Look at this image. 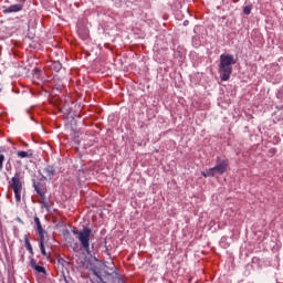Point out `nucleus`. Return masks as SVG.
Wrapping results in <instances>:
<instances>
[{
    "label": "nucleus",
    "instance_id": "bb28decb",
    "mask_svg": "<svg viewBox=\"0 0 283 283\" xmlns=\"http://www.w3.org/2000/svg\"><path fill=\"white\" fill-rule=\"evenodd\" d=\"M18 220H19V222H21L23 224V221L21 219H18Z\"/></svg>",
    "mask_w": 283,
    "mask_h": 283
},
{
    "label": "nucleus",
    "instance_id": "f3484780",
    "mask_svg": "<svg viewBox=\"0 0 283 283\" xmlns=\"http://www.w3.org/2000/svg\"><path fill=\"white\" fill-rule=\"evenodd\" d=\"M201 176H203V178H213L216 175H211V168L207 171H202Z\"/></svg>",
    "mask_w": 283,
    "mask_h": 283
},
{
    "label": "nucleus",
    "instance_id": "1a4fd4ad",
    "mask_svg": "<svg viewBox=\"0 0 283 283\" xmlns=\"http://www.w3.org/2000/svg\"><path fill=\"white\" fill-rule=\"evenodd\" d=\"M24 247L31 255H34V250L32 249V243H30V239H28V234L24 235Z\"/></svg>",
    "mask_w": 283,
    "mask_h": 283
},
{
    "label": "nucleus",
    "instance_id": "a211bd4d",
    "mask_svg": "<svg viewBox=\"0 0 283 283\" xmlns=\"http://www.w3.org/2000/svg\"><path fill=\"white\" fill-rule=\"evenodd\" d=\"M33 220H34V222H35V224H36L38 231L41 230V229H43V226H41V219H39V217H34Z\"/></svg>",
    "mask_w": 283,
    "mask_h": 283
},
{
    "label": "nucleus",
    "instance_id": "b1692460",
    "mask_svg": "<svg viewBox=\"0 0 283 283\" xmlns=\"http://www.w3.org/2000/svg\"><path fill=\"white\" fill-rule=\"evenodd\" d=\"M6 169H7V171H10V161L7 163Z\"/></svg>",
    "mask_w": 283,
    "mask_h": 283
},
{
    "label": "nucleus",
    "instance_id": "393cba45",
    "mask_svg": "<svg viewBox=\"0 0 283 283\" xmlns=\"http://www.w3.org/2000/svg\"><path fill=\"white\" fill-rule=\"evenodd\" d=\"M40 175H41L42 180H48V177H45V176L42 175L41 172H40Z\"/></svg>",
    "mask_w": 283,
    "mask_h": 283
},
{
    "label": "nucleus",
    "instance_id": "412c9836",
    "mask_svg": "<svg viewBox=\"0 0 283 283\" xmlns=\"http://www.w3.org/2000/svg\"><path fill=\"white\" fill-rule=\"evenodd\" d=\"M253 8L251 7V6H245L244 8H243V14H247V15H249V14H251V10H252Z\"/></svg>",
    "mask_w": 283,
    "mask_h": 283
},
{
    "label": "nucleus",
    "instance_id": "0eeeda50",
    "mask_svg": "<svg viewBox=\"0 0 283 283\" xmlns=\"http://www.w3.org/2000/svg\"><path fill=\"white\" fill-rule=\"evenodd\" d=\"M34 191L38 193V196H43L45 193V188L43 187V184L36 181V179H32Z\"/></svg>",
    "mask_w": 283,
    "mask_h": 283
},
{
    "label": "nucleus",
    "instance_id": "39448f33",
    "mask_svg": "<svg viewBox=\"0 0 283 283\" xmlns=\"http://www.w3.org/2000/svg\"><path fill=\"white\" fill-rule=\"evenodd\" d=\"M107 269L109 268L107 265H104L101 270H93V275L97 277V282L107 283L106 281H104L103 277H105L106 280H111L112 277H114V271L109 272L107 271Z\"/></svg>",
    "mask_w": 283,
    "mask_h": 283
},
{
    "label": "nucleus",
    "instance_id": "9b49d317",
    "mask_svg": "<svg viewBox=\"0 0 283 283\" xmlns=\"http://www.w3.org/2000/svg\"><path fill=\"white\" fill-rule=\"evenodd\" d=\"M111 281L113 283H125V281L120 277V275L116 271H114V275L112 276Z\"/></svg>",
    "mask_w": 283,
    "mask_h": 283
},
{
    "label": "nucleus",
    "instance_id": "ddd939ff",
    "mask_svg": "<svg viewBox=\"0 0 283 283\" xmlns=\"http://www.w3.org/2000/svg\"><path fill=\"white\" fill-rule=\"evenodd\" d=\"M18 157L19 158H32V153L20 150V151H18Z\"/></svg>",
    "mask_w": 283,
    "mask_h": 283
},
{
    "label": "nucleus",
    "instance_id": "4be33fe9",
    "mask_svg": "<svg viewBox=\"0 0 283 283\" xmlns=\"http://www.w3.org/2000/svg\"><path fill=\"white\" fill-rule=\"evenodd\" d=\"M36 265H38L36 261L34 259H31V266H32V269H34Z\"/></svg>",
    "mask_w": 283,
    "mask_h": 283
},
{
    "label": "nucleus",
    "instance_id": "f03ea898",
    "mask_svg": "<svg viewBox=\"0 0 283 283\" xmlns=\"http://www.w3.org/2000/svg\"><path fill=\"white\" fill-rule=\"evenodd\" d=\"M11 187L13 189L15 201L21 202V189H23V185L21 184V172L17 171L11 178Z\"/></svg>",
    "mask_w": 283,
    "mask_h": 283
},
{
    "label": "nucleus",
    "instance_id": "a878e982",
    "mask_svg": "<svg viewBox=\"0 0 283 283\" xmlns=\"http://www.w3.org/2000/svg\"><path fill=\"white\" fill-rule=\"evenodd\" d=\"M187 23H189V22H188V21H185V22H184V25H187Z\"/></svg>",
    "mask_w": 283,
    "mask_h": 283
},
{
    "label": "nucleus",
    "instance_id": "aec40b11",
    "mask_svg": "<svg viewBox=\"0 0 283 283\" xmlns=\"http://www.w3.org/2000/svg\"><path fill=\"white\" fill-rule=\"evenodd\" d=\"M40 250L42 255H44V258H48V252L45 251V243H40Z\"/></svg>",
    "mask_w": 283,
    "mask_h": 283
},
{
    "label": "nucleus",
    "instance_id": "f8f14e48",
    "mask_svg": "<svg viewBox=\"0 0 283 283\" xmlns=\"http://www.w3.org/2000/svg\"><path fill=\"white\" fill-rule=\"evenodd\" d=\"M38 233L40 235V244H45V233H48L45 230L41 229L38 230Z\"/></svg>",
    "mask_w": 283,
    "mask_h": 283
},
{
    "label": "nucleus",
    "instance_id": "f257e3e1",
    "mask_svg": "<svg viewBox=\"0 0 283 283\" xmlns=\"http://www.w3.org/2000/svg\"><path fill=\"white\" fill-rule=\"evenodd\" d=\"M238 63V60L231 54H221L219 62V74L220 81H229L231 78V74H233V65Z\"/></svg>",
    "mask_w": 283,
    "mask_h": 283
},
{
    "label": "nucleus",
    "instance_id": "2eb2a0df",
    "mask_svg": "<svg viewBox=\"0 0 283 283\" xmlns=\"http://www.w3.org/2000/svg\"><path fill=\"white\" fill-rule=\"evenodd\" d=\"M41 200H42V205L45 209H50V203H48V199L45 198V192L42 193V196H40Z\"/></svg>",
    "mask_w": 283,
    "mask_h": 283
},
{
    "label": "nucleus",
    "instance_id": "423d86ee",
    "mask_svg": "<svg viewBox=\"0 0 283 283\" xmlns=\"http://www.w3.org/2000/svg\"><path fill=\"white\" fill-rule=\"evenodd\" d=\"M23 10V2L11 4L10 7L2 10L3 14H11L12 12H21Z\"/></svg>",
    "mask_w": 283,
    "mask_h": 283
},
{
    "label": "nucleus",
    "instance_id": "9d476101",
    "mask_svg": "<svg viewBox=\"0 0 283 283\" xmlns=\"http://www.w3.org/2000/svg\"><path fill=\"white\" fill-rule=\"evenodd\" d=\"M51 70L54 72H61V70H63V64H61L59 61L52 62Z\"/></svg>",
    "mask_w": 283,
    "mask_h": 283
},
{
    "label": "nucleus",
    "instance_id": "6ab92c4d",
    "mask_svg": "<svg viewBox=\"0 0 283 283\" xmlns=\"http://www.w3.org/2000/svg\"><path fill=\"white\" fill-rule=\"evenodd\" d=\"M3 163H6V155L0 154V171H3Z\"/></svg>",
    "mask_w": 283,
    "mask_h": 283
},
{
    "label": "nucleus",
    "instance_id": "4468645a",
    "mask_svg": "<svg viewBox=\"0 0 283 283\" xmlns=\"http://www.w3.org/2000/svg\"><path fill=\"white\" fill-rule=\"evenodd\" d=\"M192 45H193V48H200V45H201L200 35L192 36Z\"/></svg>",
    "mask_w": 283,
    "mask_h": 283
},
{
    "label": "nucleus",
    "instance_id": "dca6fc26",
    "mask_svg": "<svg viewBox=\"0 0 283 283\" xmlns=\"http://www.w3.org/2000/svg\"><path fill=\"white\" fill-rule=\"evenodd\" d=\"M34 271H36L38 273H43V275H46V271H45V268L44 266H41V265H35V268H33Z\"/></svg>",
    "mask_w": 283,
    "mask_h": 283
},
{
    "label": "nucleus",
    "instance_id": "6e6552de",
    "mask_svg": "<svg viewBox=\"0 0 283 283\" xmlns=\"http://www.w3.org/2000/svg\"><path fill=\"white\" fill-rule=\"evenodd\" d=\"M44 174L49 177V180H51L53 176H56V169H54V166L49 165L44 168Z\"/></svg>",
    "mask_w": 283,
    "mask_h": 283
},
{
    "label": "nucleus",
    "instance_id": "20e7f679",
    "mask_svg": "<svg viewBox=\"0 0 283 283\" xmlns=\"http://www.w3.org/2000/svg\"><path fill=\"white\" fill-rule=\"evenodd\" d=\"M210 169L211 175L222 176V174H226L227 169H229V159H221L220 157H217V165Z\"/></svg>",
    "mask_w": 283,
    "mask_h": 283
},
{
    "label": "nucleus",
    "instance_id": "5701e85b",
    "mask_svg": "<svg viewBox=\"0 0 283 283\" xmlns=\"http://www.w3.org/2000/svg\"><path fill=\"white\" fill-rule=\"evenodd\" d=\"M72 233H73L74 235H77V237H78V233H81V231H78V230H76V229H73V230H72Z\"/></svg>",
    "mask_w": 283,
    "mask_h": 283
},
{
    "label": "nucleus",
    "instance_id": "7ed1b4c3",
    "mask_svg": "<svg viewBox=\"0 0 283 283\" xmlns=\"http://www.w3.org/2000/svg\"><path fill=\"white\" fill-rule=\"evenodd\" d=\"M92 238V229L90 228H83V230L78 233V241L82 244L84 251L86 253H90V239Z\"/></svg>",
    "mask_w": 283,
    "mask_h": 283
}]
</instances>
